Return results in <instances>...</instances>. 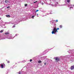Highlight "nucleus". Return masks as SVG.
I'll return each instance as SVG.
<instances>
[{
    "label": "nucleus",
    "mask_w": 74,
    "mask_h": 74,
    "mask_svg": "<svg viewBox=\"0 0 74 74\" xmlns=\"http://www.w3.org/2000/svg\"><path fill=\"white\" fill-rule=\"evenodd\" d=\"M59 30V28H58L56 29V27H54L53 28V29L51 32L52 34H55L56 33V32H58V31H57V30Z\"/></svg>",
    "instance_id": "nucleus-1"
},
{
    "label": "nucleus",
    "mask_w": 74,
    "mask_h": 74,
    "mask_svg": "<svg viewBox=\"0 0 74 74\" xmlns=\"http://www.w3.org/2000/svg\"><path fill=\"white\" fill-rule=\"evenodd\" d=\"M54 59H55L56 62H58L60 61V58L58 57H56L54 58Z\"/></svg>",
    "instance_id": "nucleus-2"
},
{
    "label": "nucleus",
    "mask_w": 74,
    "mask_h": 74,
    "mask_svg": "<svg viewBox=\"0 0 74 74\" xmlns=\"http://www.w3.org/2000/svg\"><path fill=\"white\" fill-rule=\"evenodd\" d=\"M71 70H74V65L71 66L70 68Z\"/></svg>",
    "instance_id": "nucleus-3"
},
{
    "label": "nucleus",
    "mask_w": 74,
    "mask_h": 74,
    "mask_svg": "<svg viewBox=\"0 0 74 74\" xmlns=\"http://www.w3.org/2000/svg\"><path fill=\"white\" fill-rule=\"evenodd\" d=\"M6 16L8 18H10V15H7Z\"/></svg>",
    "instance_id": "nucleus-4"
},
{
    "label": "nucleus",
    "mask_w": 74,
    "mask_h": 74,
    "mask_svg": "<svg viewBox=\"0 0 74 74\" xmlns=\"http://www.w3.org/2000/svg\"><path fill=\"white\" fill-rule=\"evenodd\" d=\"M5 3H7V4L8 3V0H6L5 1Z\"/></svg>",
    "instance_id": "nucleus-5"
},
{
    "label": "nucleus",
    "mask_w": 74,
    "mask_h": 74,
    "mask_svg": "<svg viewBox=\"0 0 74 74\" xmlns=\"http://www.w3.org/2000/svg\"><path fill=\"white\" fill-rule=\"evenodd\" d=\"M38 63H41V62H42L41 60H39V61H38Z\"/></svg>",
    "instance_id": "nucleus-6"
},
{
    "label": "nucleus",
    "mask_w": 74,
    "mask_h": 74,
    "mask_svg": "<svg viewBox=\"0 0 74 74\" xmlns=\"http://www.w3.org/2000/svg\"><path fill=\"white\" fill-rule=\"evenodd\" d=\"M67 3H70V0H66Z\"/></svg>",
    "instance_id": "nucleus-7"
},
{
    "label": "nucleus",
    "mask_w": 74,
    "mask_h": 74,
    "mask_svg": "<svg viewBox=\"0 0 74 74\" xmlns=\"http://www.w3.org/2000/svg\"><path fill=\"white\" fill-rule=\"evenodd\" d=\"M10 34V33L8 32H6L5 33V34Z\"/></svg>",
    "instance_id": "nucleus-8"
},
{
    "label": "nucleus",
    "mask_w": 74,
    "mask_h": 74,
    "mask_svg": "<svg viewBox=\"0 0 74 74\" xmlns=\"http://www.w3.org/2000/svg\"><path fill=\"white\" fill-rule=\"evenodd\" d=\"M1 68H2L4 67V66H3V64L1 65Z\"/></svg>",
    "instance_id": "nucleus-9"
},
{
    "label": "nucleus",
    "mask_w": 74,
    "mask_h": 74,
    "mask_svg": "<svg viewBox=\"0 0 74 74\" xmlns=\"http://www.w3.org/2000/svg\"><path fill=\"white\" fill-rule=\"evenodd\" d=\"M34 16H33L32 17V18L33 19H34Z\"/></svg>",
    "instance_id": "nucleus-10"
},
{
    "label": "nucleus",
    "mask_w": 74,
    "mask_h": 74,
    "mask_svg": "<svg viewBox=\"0 0 74 74\" xmlns=\"http://www.w3.org/2000/svg\"><path fill=\"white\" fill-rule=\"evenodd\" d=\"M60 28H62V25H60Z\"/></svg>",
    "instance_id": "nucleus-11"
},
{
    "label": "nucleus",
    "mask_w": 74,
    "mask_h": 74,
    "mask_svg": "<svg viewBox=\"0 0 74 74\" xmlns=\"http://www.w3.org/2000/svg\"><path fill=\"white\" fill-rule=\"evenodd\" d=\"M7 61V62L8 63H10V61H7V60H6Z\"/></svg>",
    "instance_id": "nucleus-12"
},
{
    "label": "nucleus",
    "mask_w": 74,
    "mask_h": 74,
    "mask_svg": "<svg viewBox=\"0 0 74 74\" xmlns=\"http://www.w3.org/2000/svg\"><path fill=\"white\" fill-rule=\"evenodd\" d=\"M1 33H3V30H1V31H0Z\"/></svg>",
    "instance_id": "nucleus-13"
},
{
    "label": "nucleus",
    "mask_w": 74,
    "mask_h": 74,
    "mask_svg": "<svg viewBox=\"0 0 74 74\" xmlns=\"http://www.w3.org/2000/svg\"><path fill=\"white\" fill-rule=\"evenodd\" d=\"M25 7H26V6L27 5V4H25Z\"/></svg>",
    "instance_id": "nucleus-14"
},
{
    "label": "nucleus",
    "mask_w": 74,
    "mask_h": 74,
    "mask_svg": "<svg viewBox=\"0 0 74 74\" xmlns=\"http://www.w3.org/2000/svg\"><path fill=\"white\" fill-rule=\"evenodd\" d=\"M10 8V6H8L7 7V8Z\"/></svg>",
    "instance_id": "nucleus-15"
},
{
    "label": "nucleus",
    "mask_w": 74,
    "mask_h": 74,
    "mask_svg": "<svg viewBox=\"0 0 74 74\" xmlns=\"http://www.w3.org/2000/svg\"><path fill=\"white\" fill-rule=\"evenodd\" d=\"M39 10H36V12H38V11Z\"/></svg>",
    "instance_id": "nucleus-16"
},
{
    "label": "nucleus",
    "mask_w": 74,
    "mask_h": 74,
    "mask_svg": "<svg viewBox=\"0 0 74 74\" xmlns=\"http://www.w3.org/2000/svg\"><path fill=\"white\" fill-rule=\"evenodd\" d=\"M30 62H32V60L30 59Z\"/></svg>",
    "instance_id": "nucleus-17"
},
{
    "label": "nucleus",
    "mask_w": 74,
    "mask_h": 74,
    "mask_svg": "<svg viewBox=\"0 0 74 74\" xmlns=\"http://www.w3.org/2000/svg\"><path fill=\"white\" fill-rule=\"evenodd\" d=\"M13 27H15V25H13Z\"/></svg>",
    "instance_id": "nucleus-18"
},
{
    "label": "nucleus",
    "mask_w": 74,
    "mask_h": 74,
    "mask_svg": "<svg viewBox=\"0 0 74 74\" xmlns=\"http://www.w3.org/2000/svg\"><path fill=\"white\" fill-rule=\"evenodd\" d=\"M36 2H37V1H36V2H34V3H36Z\"/></svg>",
    "instance_id": "nucleus-19"
},
{
    "label": "nucleus",
    "mask_w": 74,
    "mask_h": 74,
    "mask_svg": "<svg viewBox=\"0 0 74 74\" xmlns=\"http://www.w3.org/2000/svg\"><path fill=\"white\" fill-rule=\"evenodd\" d=\"M58 20H56V22H58Z\"/></svg>",
    "instance_id": "nucleus-20"
},
{
    "label": "nucleus",
    "mask_w": 74,
    "mask_h": 74,
    "mask_svg": "<svg viewBox=\"0 0 74 74\" xmlns=\"http://www.w3.org/2000/svg\"><path fill=\"white\" fill-rule=\"evenodd\" d=\"M46 64H47V63H44L45 65H46Z\"/></svg>",
    "instance_id": "nucleus-21"
},
{
    "label": "nucleus",
    "mask_w": 74,
    "mask_h": 74,
    "mask_svg": "<svg viewBox=\"0 0 74 74\" xmlns=\"http://www.w3.org/2000/svg\"><path fill=\"white\" fill-rule=\"evenodd\" d=\"M56 3L57 4H59V3L58 2H56Z\"/></svg>",
    "instance_id": "nucleus-22"
},
{
    "label": "nucleus",
    "mask_w": 74,
    "mask_h": 74,
    "mask_svg": "<svg viewBox=\"0 0 74 74\" xmlns=\"http://www.w3.org/2000/svg\"><path fill=\"white\" fill-rule=\"evenodd\" d=\"M19 74H21V73H19Z\"/></svg>",
    "instance_id": "nucleus-23"
},
{
    "label": "nucleus",
    "mask_w": 74,
    "mask_h": 74,
    "mask_svg": "<svg viewBox=\"0 0 74 74\" xmlns=\"http://www.w3.org/2000/svg\"><path fill=\"white\" fill-rule=\"evenodd\" d=\"M0 19H1V18H0Z\"/></svg>",
    "instance_id": "nucleus-24"
},
{
    "label": "nucleus",
    "mask_w": 74,
    "mask_h": 74,
    "mask_svg": "<svg viewBox=\"0 0 74 74\" xmlns=\"http://www.w3.org/2000/svg\"><path fill=\"white\" fill-rule=\"evenodd\" d=\"M0 19H1V18H0Z\"/></svg>",
    "instance_id": "nucleus-25"
}]
</instances>
